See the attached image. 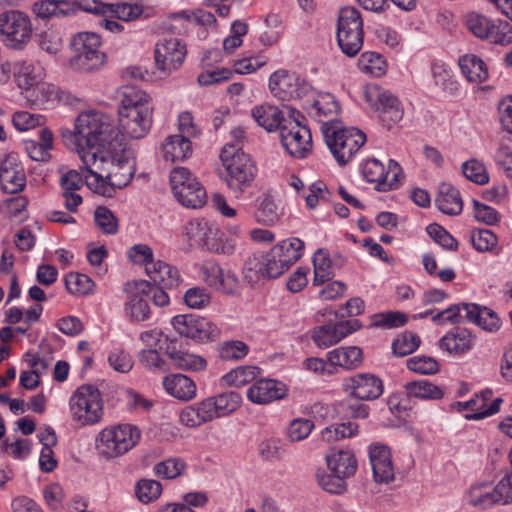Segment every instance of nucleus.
<instances>
[{"label":"nucleus","instance_id":"obj_50","mask_svg":"<svg viewBox=\"0 0 512 512\" xmlns=\"http://www.w3.org/2000/svg\"><path fill=\"white\" fill-rule=\"evenodd\" d=\"M420 343V337L416 333L406 331L393 341L392 350L396 356L404 357L413 353Z\"/></svg>","mask_w":512,"mask_h":512},{"label":"nucleus","instance_id":"obj_29","mask_svg":"<svg viewBox=\"0 0 512 512\" xmlns=\"http://www.w3.org/2000/svg\"><path fill=\"white\" fill-rule=\"evenodd\" d=\"M251 114L257 124L268 132H272L276 129L280 130L281 126H283L284 122L287 120L278 107L270 104L254 107Z\"/></svg>","mask_w":512,"mask_h":512},{"label":"nucleus","instance_id":"obj_22","mask_svg":"<svg viewBox=\"0 0 512 512\" xmlns=\"http://www.w3.org/2000/svg\"><path fill=\"white\" fill-rule=\"evenodd\" d=\"M153 111L140 109V111L119 113V132L132 139H141L150 131L153 123Z\"/></svg>","mask_w":512,"mask_h":512},{"label":"nucleus","instance_id":"obj_21","mask_svg":"<svg viewBox=\"0 0 512 512\" xmlns=\"http://www.w3.org/2000/svg\"><path fill=\"white\" fill-rule=\"evenodd\" d=\"M0 186L10 194H16L26 186L24 167L15 153L7 154L0 163Z\"/></svg>","mask_w":512,"mask_h":512},{"label":"nucleus","instance_id":"obj_18","mask_svg":"<svg viewBox=\"0 0 512 512\" xmlns=\"http://www.w3.org/2000/svg\"><path fill=\"white\" fill-rule=\"evenodd\" d=\"M361 326V322L357 319L327 323L314 328L311 338L319 348L325 349L337 344L343 338L359 330Z\"/></svg>","mask_w":512,"mask_h":512},{"label":"nucleus","instance_id":"obj_25","mask_svg":"<svg viewBox=\"0 0 512 512\" xmlns=\"http://www.w3.org/2000/svg\"><path fill=\"white\" fill-rule=\"evenodd\" d=\"M204 400L212 420L235 412L242 403L241 395L235 391L224 392Z\"/></svg>","mask_w":512,"mask_h":512},{"label":"nucleus","instance_id":"obj_38","mask_svg":"<svg viewBox=\"0 0 512 512\" xmlns=\"http://www.w3.org/2000/svg\"><path fill=\"white\" fill-rule=\"evenodd\" d=\"M174 196L181 205L192 209L201 208L207 199L206 190L199 181L186 184V187L180 188Z\"/></svg>","mask_w":512,"mask_h":512},{"label":"nucleus","instance_id":"obj_3","mask_svg":"<svg viewBox=\"0 0 512 512\" xmlns=\"http://www.w3.org/2000/svg\"><path fill=\"white\" fill-rule=\"evenodd\" d=\"M324 140L340 166L346 165L364 145L365 134L356 128H345L341 122H325L321 126Z\"/></svg>","mask_w":512,"mask_h":512},{"label":"nucleus","instance_id":"obj_64","mask_svg":"<svg viewBox=\"0 0 512 512\" xmlns=\"http://www.w3.org/2000/svg\"><path fill=\"white\" fill-rule=\"evenodd\" d=\"M491 25L492 21L490 19L477 13H470L466 19L468 30L480 39H487L489 37Z\"/></svg>","mask_w":512,"mask_h":512},{"label":"nucleus","instance_id":"obj_5","mask_svg":"<svg viewBox=\"0 0 512 512\" xmlns=\"http://www.w3.org/2000/svg\"><path fill=\"white\" fill-rule=\"evenodd\" d=\"M337 42L341 51L354 57L363 46V19L358 9L348 6L340 9L337 19Z\"/></svg>","mask_w":512,"mask_h":512},{"label":"nucleus","instance_id":"obj_17","mask_svg":"<svg viewBox=\"0 0 512 512\" xmlns=\"http://www.w3.org/2000/svg\"><path fill=\"white\" fill-rule=\"evenodd\" d=\"M164 351L176 369L198 372L203 371L207 366L205 358L188 352L177 337L165 336Z\"/></svg>","mask_w":512,"mask_h":512},{"label":"nucleus","instance_id":"obj_60","mask_svg":"<svg viewBox=\"0 0 512 512\" xmlns=\"http://www.w3.org/2000/svg\"><path fill=\"white\" fill-rule=\"evenodd\" d=\"M212 226L204 219H194L185 224L183 233L189 240L201 245L206 235L211 234Z\"/></svg>","mask_w":512,"mask_h":512},{"label":"nucleus","instance_id":"obj_9","mask_svg":"<svg viewBox=\"0 0 512 512\" xmlns=\"http://www.w3.org/2000/svg\"><path fill=\"white\" fill-rule=\"evenodd\" d=\"M289 118L281 126L280 139L285 150L294 157H305L312 148L310 129L301 123L304 117L296 110L291 109Z\"/></svg>","mask_w":512,"mask_h":512},{"label":"nucleus","instance_id":"obj_19","mask_svg":"<svg viewBox=\"0 0 512 512\" xmlns=\"http://www.w3.org/2000/svg\"><path fill=\"white\" fill-rule=\"evenodd\" d=\"M200 272L203 281L218 292L233 295L239 288V280L235 273L222 268L216 262H205L201 266Z\"/></svg>","mask_w":512,"mask_h":512},{"label":"nucleus","instance_id":"obj_37","mask_svg":"<svg viewBox=\"0 0 512 512\" xmlns=\"http://www.w3.org/2000/svg\"><path fill=\"white\" fill-rule=\"evenodd\" d=\"M473 337L466 329H456L440 339V348L449 353L462 354L472 348Z\"/></svg>","mask_w":512,"mask_h":512},{"label":"nucleus","instance_id":"obj_48","mask_svg":"<svg viewBox=\"0 0 512 512\" xmlns=\"http://www.w3.org/2000/svg\"><path fill=\"white\" fill-rule=\"evenodd\" d=\"M265 269L264 255H253L249 257L243 268L244 280L253 287L261 278H266Z\"/></svg>","mask_w":512,"mask_h":512},{"label":"nucleus","instance_id":"obj_27","mask_svg":"<svg viewBox=\"0 0 512 512\" xmlns=\"http://www.w3.org/2000/svg\"><path fill=\"white\" fill-rule=\"evenodd\" d=\"M436 207L444 214L455 216L463 210V200L457 188L448 183H441L435 197Z\"/></svg>","mask_w":512,"mask_h":512},{"label":"nucleus","instance_id":"obj_42","mask_svg":"<svg viewBox=\"0 0 512 512\" xmlns=\"http://www.w3.org/2000/svg\"><path fill=\"white\" fill-rule=\"evenodd\" d=\"M406 393L408 397H415L419 399H428V400H439L444 396L443 390L427 381V380H418V381H410L404 385Z\"/></svg>","mask_w":512,"mask_h":512},{"label":"nucleus","instance_id":"obj_35","mask_svg":"<svg viewBox=\"0 0 512 512\" xmlns=\"http://www.w3.org/2000/svg\"><path fill=\"white\" fill-rule=\"evenodd\" d=\"M363 360L362 350L356 346L340 347L328 353L330 366H340L347 370L357 368Z\"/></svg>","mask_w":512,"mask_h":512},{"label":"nucleus","instance_id":"obj_41","mask_svg":"<svg viewBox=\"0 0 512 512\" xmlns=\"http://www.w3.org/2000/svg\"><path fill=\"white\" fill-rule=\"evenodd\" d=\"M205 400L185 407L179 415L180 422L187 427H198L204 423L212 421Z\"/></svg>","mask_w":512,"mask_h":512},{"label":"nucleus","instance_id":"obj_31","mask_svg":"<svg viewBox=\"0 0 512 512\" xmlns=\"http://www.w3.org/2000/svg\"><path fill=\"white\" fill-rule=\"evenodd\" d=\"M326 462L333 473L348 478L357 470V460L351 450H338L326 456Z\"/></svg>","mask_w":512,"mask_h":512},{"label":"nucleus","instance_id":"obj_49","mask_svg":"<svg viewBox=\"0 0 512 512\" xmlns=\"http://www.w3.org/2000/svg\"><path fill=\"white\" fill-rule=\"evenodd\" d=\"M66 289L74 295H87L93 291L95 283L85 274L72 272L65 278Z\"/></svg>","mask_w":512,"mask_h":512},{"label":"nucleus","instance_id":"obj_6","mask_svg":"<svg viewBox=\"0 0 512 512\" xmlns=\"http://www.w3.org/2000/svg\"><path fill=\"white\" fill-rule=\"evenodd\" d=\"M140 439V430L130 424L103 429L98 435L97 449L107 459L119 457L131 450Z\"/></svg>","mask_w":512,"mask_h":512},{"label":"nucleus","instance_id":"obj_10","mask_svg":"<svg viewBox=\"0 0 512 512\" xmlns=\"http://www.w3.org/2000/svg\"><path fill=\"white\" fill-rule=\"evenodd\" d=\"M145 270L152 285V302L159 307L168 305L169 296L166 290L176 288L181 281L178 269L166 262L157 260L147 266Z\"/></svg>","mask_w":512,"mask_h":512},{"label":"nucleus","instance_id":"obj_28","mask_svg":"<svg viewBox=\"0 0 512 512\" xmlns=\"http://www.w3.org/2000/svg\"><path fill=\"white\" fill-rule=\"evenodd\" d=\"M165 391L172 397L189 401L196 396V384L183 374H170L163 379Z\"/></svg>","mask_w":512,"mask_h":512},{"label":"nucleus","instance_id":"obj_43","mask_svg":"<svg viewBox=\"0 0 512 512\" xmlns=\"http://www.w3.org/2000/svg\"><path fill=\"white\" fill-rule=\"evenodd\" d=\"M272 250L273 254H276V256L283 259V263L291 266L301 258L304 250V243L298 238H291L281 241L275 245Z\"/></svg>","mask_w":512,"mask_h":512},{"label":"nucleus","instance_id":"obj_51","mask_svg":"<svg viewBox=\"0 0 512 512\" xmlns=\"http://www.w3.org/2000/svg\"><path fill=\"white\" fill-rule=\"evenodd\" d=\"M219 357L225 361H237L243 359L249 352L246 343L239 340L223 342L218 347Z\"/></svg>","mask_w":512,"mask_h":512},{"label":"nucleus","instance_id":"obj_47","mask_svg":"<svg viewBox=\"0 0 512 512\" xmlns=\"http://www.w3.org/2000/svg\"><path fill=\"white\" fill-rule=\"evenodd\" d=\"M492 390L491 389H485L481 391L480 393L476 394L477 399H479V408H482V411L474 412L472 414H466L465 418L467 420H481L486 417L492 416L496 414L500 410V406L503 402L502 398H496L492 404L487 407V402L492 397Z\"/></svg>","mask_w":512,"mask_h":512},{"label":"nucleus","instance_id":"obj_53","mask_svg":"<svg viewBox=\"0 0 512 512\" xmlns=\"http://www.w3.org/2000/svg\"><path fill=\"white\" fill-rule=\"evenodd\" d=\"M372 326L385 329L397 328L404 326L407 321V315L398 311H388L372 315Z\"/></svg>","mask_w":512,"mask_h":512},{"label":"nucleus","instance_id":"obj_39","mask_svg":"<svg viewBox=\"0 0 512 512\" xmlns=\"http://www.w3.org/2000/svg\"><path fill=\"white\" fill-rule=\"evenodd\" d=\"M39 142L35 140L25 141V150L34 161H47L50 158L49 150L53 147V134L43 128L40 131Z\"/></svg>","mask_w":512,"mask_h":512},{"label":"nucleus","instance_id":"obj_24","mask_svg":"<svg viewBox=\"0 0 512 512\" xmlns=\"http://www.w3.org/2000/svg\"><path fill=\"white\" fill-rule=\"evenodd\" d=\"M369 460L376 482L389 483L394 480V468L391 460V452L387 446H370Z\"/></svg>","mask_w":512,"mask_h":512},{"label":"nucleus","instance_id":"obj_54","mask_svg":"<svg viewBox=\"0 0 512 512\" xmlns=\"http://www.w3.org/2000/svg\"><path fill=\"white\" fill-rule=\"evenodd\" d=\"M465 306H471V303L454 304L432 316V321L437 324H444L450 322L452 324L462 323L467 321Z\"/></svg>","mask_w":512,"mask_h":512},{"label":"nucleus","instance_id":"obj_36","mask_svg":"<svg viewBox=\"0 0 512 512\" xmlns=\"http://www.w3.org/2000/svg\"><path fill=\"white\" fill-rule=\"evenodd\" d=\"M462 74L469 82L481 83L488 78L485 62L474 54H466L459 59Z\"/></svg>","mask_w":512,"mask_h":512},{"label":"nucleus","instance_id":"obj_52","mask_svg":"<svg viewBox=\"0 0 512 512\" xmlns=\"http://www.w3.org/2000/svg\"><path fill=\"white\" fill-rule=\"evenodd\" d=\"M473 247L479 252L492 251L498 243L497 236L489 229H473L470 235Z\"/></svg>","mask_w":512,"mask_h":512},{"label":"nucleus","instance_id":"obj_1","mask_svg":"<svg viewBox=\"0 0 512 512\" xmlns=\"http://www.w3.org/2000/svg\"><path fill=\"white\" fill-rule=\"evenodd\" d=\"M64 143L76 150L92 180L86 185L93 192L111 197L126 187L135 173V161L123 146L110 119L99 112L81 113L74 131L62 134Z\"/></svg>","mask_w":512,"mask_h":512},{"label":"nucleus","instance_id":"obj_59","mask_svg":"<svg viewBox=\"0 0 512 512\" xmlns=\"http://www.w3.org/2000/svg\"><path fill=\"white\" fill-rule=\"evenodd\" d=\"M487 40L495 44L507 46L512 43V25L505 20L492 22Z\"/></svg>","mask_w":512,"mask_h":512},{"label":"nucleus","instance_id":"obj_44","mask_svg":"<svg viewBox=\"0 0 512 512\" xmlns=\"http://www.w3.org/2000/svg\"><path fill=\"white\" fill-rule=\"evenodd\" d=\"M256 203L255 219L257 222L271 225L279 219V209L270 194H263L257 198Z\"/></svg>","mask_w":512,"mask_h":512},{"label":"nucleus","instance_id":"obj_13","mask_svg":"<svg viewBox=\"0 0 512 512\" xmlns=\"http://www.w3.org/2000/svg\"><path fill=\"white\" fill-rule=\"evenodd\" d=\"M171 323L179 335L199 343L214 341L220 335V329L214 323L195 314L177 315Z\"/></svg>","mask_w":512,"mask_h":512},{"label":"nucleus","instance_id":"obj_23","mask_svg":"<svg viewBox=\"0 0 512 512\" xmlns=\"http://www.w3.org/2000/svg\"><path fill=\"white\" fill-rule=\"evenodd\" d=\"M286 395L285 384L274 379H259L247 390V398L252 403L260 405L283 399Z\"/></svg>","mask_w":512,"mask_h":512},{"label":"nucleus","instance_id":"obj_20","mask_svg":"<svg viewBox=\"0 0 512 512\" xmlns=\"http://www.w3.org/2000/svg\"><path fill=\"white\" fill-rule=\"evenodd\" d=\"M343 386L347 394L364 401L378 399L384 390L382 380L370 373L351 376L345 380Z\"/></svg>","mask_w":512,"mask_h":512},{"label":"nucleus","instance_id":"obj_11","mask_svg":"<svg viewBox=\"0 0 512 512\" xmlns=\"http://www.w3.org/2000/svg\"><path fill=\"white\" fill-rule=\"evenodd\" d=\"M364 98L372 109L378 112L380 120L390 128L403 117V108L400 101L391 92L376 85L367 86Z\"/></svg>","mask_w":512,"mask_h":512},{"label":"nucleus","instance_id":"obj_32","mask_svg":"<svg viewBox=\"0 0 512 512\" xmlns=\"http://www.w3.org/2000/svg\"><path fill=\"white\" fill-rule=\"evenodd\" d=\"M464 311L468 322L475 323L484 330L495 331L500 327L499 317L488 307L471 303V306L464 307Z\"/></svg>","mask_w":512,"mask_h":512},{"label":"nucleus","instance_id":"obj_46","mask_svg":"<svg viewBox=\"0 0 512 512\" xmlns=\"http://www.w3.org/2000/svg\"><path fill=\"white\" fill-rule=\"evenodd\" d=\"M358 67L361 71L380 77L386 72L387 64L384 57L377 53L367 51L360 55L358 59Z\"/></svg>","mask_w":512,"mask_h":512},{"label":"nucleus","instance_id":"obj_14","mask_svg":"<svg viewBox=\"0 0 512 512\" xmlns=\"http://www.w3.org/2000/svg\"><path fill=\"white\" fill-rule=\"evenodd\" d=\"M366 181L376 183L378 191L386 192L398 187L402 169L395 160H390L388 168L377 159H369L365 162L362 170Z\"/></svg>","mask_w":512,"mask_h":512},{"label":"nucleus","instance_id":"obj_16","mask_svg":"<svg viewBox=\"0 0 512 512\" xmlns=\"http://www.w3.org/2000/svg\"><path fill=\"white\" fill-rule=\"evenodd\" d=\"M186 54V45L179 39H165L157 43L154 50L156 67L161 72L169 75L182 66Z\"/></svg>","mask_w":512,"mask_h":512},{"label":"nucleus","instance_id":"obj_57","mask_svg":"<svg viewBox=\"0 0 512 512\" xmlns=\"http://www.w3.org/2000/svg\"><path fill=\"white\" fill-rule=\"evenodd\" d=\"M462 173L470 181L484 185L489 181V175L484 164L476 159H470L462 164Z\"/></svg>","mask_w":512,"mask_h":512},{"label":"nucleus","instance_id":"obj_15","mask_svg":"<svg viewBox=\"0 0 512 512\" xmlns=\"http://www.w3.org/2000/svg\"><path fill=\"white\" fill-rule=\"evenodd\" d=\"M128 295L126 312L135 321H145L150 314L148 299L152 300L153 290L148 280H135L125 284Z\"/></svg>","mask_w":512,"mask_h":512},{"label":"nucleus","instance_id":"obj_33","mask_svg":"<svg viewBox=\"0 0 512 512\" xmlns=\"http://www.w3.org/2000/svg\"><path fill=\"white\" fill-rule=\"evenodd\" d=\"M163 157L166 161H183L192 153V145L185 135H171L162 146Z\"/></svg>","mask_w":512,"mask_h":512},{"label":"nucleus","instance_id":"obj_62","mask_svg":"<svg viewBox=\"0 0 512 512\" xmlns=\"http://www.w3.org/2000/svg\"><path fill=\"white\" fill-rule=\"evenodd\" d=\"M407 367L410 371L423 375H432L439 371L438 362L429 356H414L407 360Z\"/></svg>","mask_w":512,"mask_h":512},{"label":"nucleus","instance_id":"obj_45","mask_svg":"<svg viewBox=\"0 0 512 512\" xmlns=\"http://www.w3.org/2000/svg\"><path fill=\"white\" fill-rule=\"evenodd\" d=\"M258 373V367L239 366L226 373L221 378V382L227 386L241 387L253 381Z\"/></svg>","mask_w":512,"mask_h":512},{"label":"nucleus","instance_id":"obj_58","mask_svg":"<svg viewBox=\"0 0 512 512\" xmlns=\"http://www.w3.org/2000/svg\"><path fill=\"white\" fill-rule=\"evenodd\" d=\"M162 492L160 482L151 479H142L136 485V496L142 503H150L156 500Z\"/></svg>","mask_w":512,"mask_h":512},{"label":"nucleus","instance_id":"obj_8","mask_svg":"<svg viewBox=\"0 0 512 512\" xmlns=\"http://www.w3.org/2000/svg\"><path fill=\"white\" fill-rule=\"evenodd\" d=\"M73 419L81 425L98 423L103 416V402L99 390L92 385L80 386L70 398Z\"/></svg>","mask_w":512,"mask_h":512},{"label":"nucleus","instance_id":"obj_40","mask_svg":"<svg viewBox=\"0 0 512 512\" xmlns=\"http://www.w3.org/2000/svg\"><path fill=\"white\" fill-rule=\"evenodd\" d=\"M14 74L16 75L19 88L24 90L25 93L43 83L44 70L40 66L22 62Z\"/></svg>","mask_w":512,"mask_h":512},{"label":"nucleus","instance_id":"obj_7","mask_svg":"<svg viewBox=\"0 0 512 512\" xmlns=\"http://www.w3.org/2000/svg\"><path fill=\"white\" fill-rule=\"evenodd\" d=\"M32 25L29 17L18 10L0 14V40L5 47L23 50L32 37Z\"/></svg>","mask_w":512,"mask_h":512},{"label":"nucleus","instance_id":"obj_63","mask_svg":"<svg viewBox=\"0 0 512 512\" xmlns=\"http://www.w3.org/2000/svg\"><path fill=\"white\" fill-rule=\"evenodd\" d=\"M185 467L184 461L177 458H170L157 463L154 467V472L157 476H161L165 479H174L183 473Z\"/></svg>","mask_w":512,"mask_h":512},{"label":"nucleus","instance_id":"obj_26","mask_svg":"<svg viewBox=\"0 0 512 512\" xmlns=\"http://www.w3.org/2000/svg\"><path fill=\"white\" fill-rule=\"evenodd\" d=\"M309 114L324 126L325 122H340L337 116L340 111L339 103L329 93L318 94L309 104Z\"/></svg>","mask_w":512,"mask_h":512},{"label":"nucleus","instance_id":"obj_61","mask_svg":"<svg viewBox=\"0 0 512 512\" xmlns=\"http://www.w3.org/2000/svg\"><path fill=\"white\" fill-rule=\"evenodd\" d=\"M484 488V484L471 487L468 493L469 503L483 509L489 508L494 504H499L497 498L494 496V490L489 492L484 491Z\"/></svg>","mask_w":512,"mask_h":512},{"label":"nucleus","instance_id":"obj_55","mask_svg":"<svg viewBox=\"0 0 512 512\" xmlns=\"http://www.w3.org/2000/svg\"><path fill=\"white\" fill-rule=\"evenodd\" d=\"M284 452V445L277 438L264 439L258 445V454L264 461H279Z\"/></svg>","mask_w":512,"mask_h":512},{"label":"nucleus","instance_id":"obj_12","mask_svg":"<svg viewBox=\"0 0 512 512\" xmlns=\"http://www.w3.org/2000/svg\"><path fill=\"white\" fill-rule=\"evenodd\" d=\"M269 88L272 94L281 100L302 99L314 93L309 82L285 69L271 74Z\"/></svg>","mask_w":512,"mask_h":512},{"label":"nucleus","instance_id":"obj_30","mask_svg":"<svg viewBox=\"0 0 512 512\" xmlns=\"http://www.w3.org/2000/svg\"><path fill=\"white\" fill-rule=\"evenodd\" d=\"M140 109L154 110L151 97L146 92L133 86L125 87L122 92L118 114L140 111Z\"/></svg>","mask_w":512,"mask_h":512},{"label":"nucleus","instance_id":"obj_56","mask_svg":"<svg viewBox=\"0 0 512 512\" xmlns=\"http://www.w3.org/2000/svg\"><path fill=\"white\" fill-rule=\"evenodd\" d=\"M95 223L104 234L113 235L118 231V220L105 206H99L94 212Z\"/></svg>","mask_w":512,"mask_h":512},{"label":"nucleus","instance_id":"obj_34","mask_svg":"<svg viewBox=\"0 0 512 512\" xmlns=\"http://www.w3.org/2000/svg\"><path fill=\"white\" fill-rule=\"evenodd\" d=\"M343 262L344 259L341 257H339L338 261L335 260L333 262L324 249H318L313 257L314 285H322L331 280L335 276L333 265H338L340 267Z\"/></svg>","mask_w":512,"mask_h":512},{"label":"nucleus","instance_id":"obj_4","mask_svg":"<svg viewBox=\"0 0 512 512\" xmlns=\"http://www.w3.org/2000/svg\"><path fill=\"white\" fill-rule=\"evenodd\" d=\"M101 40L98 34L81 32L71 41L73 55L69 65L74 70L91 72L99 69L105 63V54L100 50Z\"/></svg>","mask_w":512,"mask_h":512},{"label":"nucleus","instance_id":"obj_2","mask_svg":"<svg viewBox=\"0 0 512 512\" xmlns=\"http://www.w3.org/2000/svg\"><path fill=\"white\" fill-rule=\"evenodd\" d=\"M220 159L225 169L222 179L229 190L239 197L252 186L257 174L256 165L250 155L234 143L223 147Z\"/></svg>","mask_w":512,"mask_h":512}]
</instances>
